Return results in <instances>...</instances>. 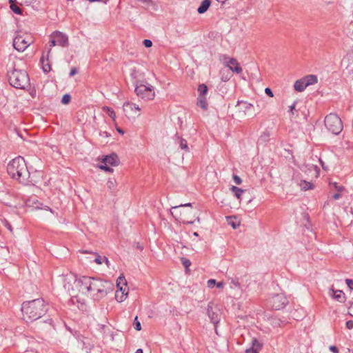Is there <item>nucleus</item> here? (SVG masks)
<instances>
[{"instance_id":"nucleus-47","label":"nucleus","mask_w":353,"mask_h":353,"mask_svg":"<svg viewBox=\"0 0 353 353\" xmlns=\"http://www.w3.org/2000/svg\"><path fill=\"white\" fill-rule=\"evenodd\" d=\"M345 326L347 329L352 330L353 328V321L349 320L346 321Z\"/></svg>"},{"instance_id":"nucleus-58","label":"nucleus","mask_w":353,"mask_h":353,"mask_svg":"<svg viewBox=\"0 0 353 353\" xmlns=\"http://www.w3.org/2000/svg\"><path fill=\"white\" fill-rule=\"evenodd\" d=\"M330 120V115H327L325 118V123H326Z\"/></svg>"},{"instance_id":"nucleus-51","label":"nucleus","mask_w":353,"mask_h":353,"mask_svg":"<svg viewBox=\"0 0 353 353\" xmlns=\"http://www.w3.org/2000/svg\"><path fill=\"white\" fill-rule=\"evenodd\" d=\"M225 72V70L223 69L221 70L220 73L221 74V79L223 81H227L229 80L230 77H228V76H226L225 77H223L224 75V72Z\"/></svg>"},{"instance_id":"nucleus-39","label":"nucleus","mask_w":353,"mask_h":353,"mask_svg":"<svg viewBox=\"0 0 353 353\" xmlns=\"http://www.w3.org/2000/svg\"><path fill=\"white\" fill-rule=\"evenodd\" d=\"M3 222V225L10 232H13V229H12V227L11 225V224L6 219L3 220L2 221Z\"/></svg>"},{"instance_id":"nucleus-21","label":"nucleus","mask_w":353,"mask_h":353,"mask_svg":"<svg viewBox=\"0 0 353 353\" xmlns=\"http://www.w3.org/2000/svg\"><path fill=\"white\" fill-rule=\"evenodd\" d=\"M299 186L303 191L313 190L314 188V185L313 183L305 180H301L299 183Z\"/></svg>"},{"instance_id":"nucleus-61","label":"nucleus","mask_w":353,"mask_h":353,"mask_svg":"<svg viewBox=\"0 0 353 353\" xmlns=\"http://www.w3.org/2000/svg\"><path fill=\"white\" fill-rule=\"evenodd\" d=\"M319 161L321 162V165H322L323 168H324V169H325L324 164H323V161H321V159H319Z\"/></svg>"},{"instance_id":"nucleus-56","label":"nucleus","mask_w":353,"mask_h":353,"mask_svg":"<svg viewBox=\"0 0 353 353\" xmlns=\"http://www.w3.org/2000/svg\"><path fill=\"white\" fill-rule=\"evenodd\" d=\"M103 262H105V263H106V265H107L108 266H109V265H110V261H109V260L108 259V258H107V257H105V256H103Z\"/></svg>"},{"instance_id":"nucleus-11","label":"nucleus","mask_w":353,"mask_h":353,"mask_svg":"<svg viewBox=\"0 0 353 353\" xmlns=\"http://www.w3.org/2000/svg\"><path fill=\"white\" fill-rule=\"evenodd\" d=\"M207 314L210 319V321L214 325L215 332L217 334L216 326L220 321V312L218 308H213L209 304L207 307Z\"/></svg>"},{"instance_id":"nucleus-19","label":"nucleus","mask_w":353,"mask_h":353,"mask_svg":"<svg viewBox=\"0 0 353 353\" xmlns=\"http://www.w3.org/2000/svg\"><path fill=\"white\" fill-rule=\"evenodd\" d=\"M50 51H51V48H50L48 50V51L47 52V54H46V60H45V55L43 54L41 58V64H42V68H43V70L44 72L46 73H48L51 70V67H50V65L49 63V61H48V57H49V54L50 53Z\"/></svg>"},{"instance_id":"nucleus-17","label":"nucleus","mask_w":353,"mask_h":353,"mask_svg":"<svg viewBox=\"0 0 353 353\" xmlns=\"http://www.w3.org/2000/svg\"><path fill=\"white\" fill-rule=\"evenodd\" d=\"M119 160L118 156L116 154H111L110 155L105 156L103 158L102 163L106 165H110L115 166L119 164Z\"/></svg>"},{"instance_id":"nucleus-41","label":"nucleus","mask_w":353,"mask_h":353,"mask_svg":"<svg viewBox=\"0 0 353 353\" xmlns=\"http://www.w3.org/2000/svg\"><path fill=\"white\" fill-rule=\"evenodd\" d=\"M345 283L351 291L353 290V279H346Z\"/></svg>"},{"instance_id":"nucleus-6","label":"nucleus","mask_w":353,"mask_h":353,"mask_svg":"<svg viewBox=\"0 0 353 353\" xmlns=\"http://www.w3.org/2000/svg\"><path fill=\"white\" fill-rule=\"evenodd\" d=\"M62 281L65 290L68 291L71 296H75L77 295L76 288L79 291V278L77 279L76 275L72 272H69L63 276Z\"/></svg>"},{"instance_id":"nucleus-54","label":"nucleus","mask_w":353,"mask_h":353,"mask_svg":"<svg viewBox=\"0 0 353 353\" xmlns=\"http://www.w3.org/2000/svg\"><path fill=\"white\" fill-rule=\"evenodd\" d=\"M216 285L218 288H223L224 287V283L223 282H219L216 283Z\"/></svg>"},{"instance_id":"nucleus-4","label":"nucleus","mask_w":353,"mask_h":353,"mask_svg":"<svg viewBox=\"0 0 353 353\" xmlns=\"http://www.w3.org/2000/svg\"><path fill=\"white\" fill-rule=\"evenodd\" d=\"M7 77L10 84L15 88L26 89L30 85L28 74L23 70L10 69Z\"/></svg>"},{"instance_id":"nucleus-63","label":"nucleus","mask_w":353,"mask_h":353,"mask_svg":"<svg viewBox=\"0 0 353 353\" xmlns=\"http://www.w3.org/2000/svg\"><path fill=\"white\" fill-rule=\"evenodd\" d=\"M137 248L140 249V250H143V247L139 245V244L137 245Z\"/></svg>"},{"instance_id":"nucleus-40","label":"nucleus","mask_w":353,"mask_h":353,"mask_svg":"<svg viewBox=\"0 0 353 353\" xmlns=\"http://www.w3.org/2000/svg\"><path fill=\"white\" fill-rule=\"evenodd\" d=\"M228 224L230 225L234 229H236L239 225V223H237L235 221H232L231 217L228 218Z\"/></svg>"},{"instance_id":"nucleus-33","label":"nucleus","mask_w":353,"mask_h":353,"mask_svg":"<svg viewBox=\"0 0 353 353\" xmlns=\"http://www.w3.org/2000/svg\"><path fill=\"white\" fill-rule=\"evenodd\" d=\"M121 285L127 286V281L123 276H120L117 281V286L120 287Z\"/></svg>"},{"instance_id":"nucleus-48","label":"nucleus","mask_w":353,"mask_h":353,"mask_svg":"<svg viewBox=\"0 0 353 353\" xmlns=\"http://www.w3.org/2000/svg\"><path fill=\"white\" fill-rule=\"evenodd\" d=\"M35 1V0H21V4H25L26 6H29L30 4H32V3H34Z\"/></svg>"},{"instance_id":"nucleus-13","label":"nucleus","mask_w":353,"mask_h":353,"mask_svg":"<svg viewBox=\"0 0 353 353\" xmlns=\"http://www.w3.org/2000/svg\"><path fill=\"white\" fill-rule=\"evenodd\" d=\"M345 188L336 182H332V200H338L347 194Z\"/></svg>"},{"instance_id":"nucleus-3","label":"nucleus","mask_w":353,"mask_h":353,"mask_svg":"<svg viewBox=\"0 0 353 353\" xmlns=\"http://www.w3.org/2000/svg\"><path fill=\"white\" fill-rule=\"evenodd\" d=\"M8 174L20 183L26 184L28 183L30 172L25 159L19 156L9 162L7 166Z\"/></svg>"},{"instance_id":"nucleus-18","label":"nucleus","mask_w":353,"mask_h":353,"mask_svg":"<svg viewBox=\"0 0 353 353\" xmlns=\"http://www.w3.org/2000/svg\"><path fill=\"white\" fill-rule=\"evenodd\" d=\"M262 347L261 343L256 339L252 341V346L245 350V353H259Z\"/></svg>"},{"instance_id":"nucleus-23","label":"nucleus","mask_w":353,"mask_h":353,"mask_svg":"<svg viewBox=\"0 0 353 353\" xmlns=\"http://www.w3.org/2000/svg\"><path fill=\"white\" fill-rule=\"evenodd\" d=\"M211 4V0H203L201 3L199 7L197 9V12L199 14H203L209 8Z\"/></svg>"},{"instance_id":"nucleus-27","label":"nucleus","mask_w":353,"mask_h":353,"mask_svg":"<svg viewBox=\"0 0 353 353\" xmlns=\"http://www.w3.org/2000/svg\"><path fill=\"white\" fill-rule=\"evenodd\" d=\"M103 111L106 113L114 121L116 119V113L114 110L108 106H103L102 108Z\"/></svg>"},{"instance_id":"nucleus-46","label":"nucleus","mask_w":353,"mask_h":353,"mask_svg":"<svg viewBox=\"0 0 353 353\" xmlns=\"http://www.w3.org/2000/svg\"><path fill=\"white\" fill-rule=\"evenodd\" d=\"M143 43L146 48H150L152 46V42L150 39L143 40Z\"/></svg>"},{"instance_id":"nucleus-38","label":"nucleus","mask_w":353,"mask_h":353,"mask_svg":"<svg viewBox=\"0 0 353 353\" xmlns=\"http://www.w3.org/2000/svg\"><path fill=\"white\" fill-rule=\"evenodd\" d=\"M297 101H295L292 105L289 106V112L292 114V116L294 115L295 112H296V110L295 109Z\"/></svg>"},{"instance_id":"nucleus-36","label":"nucleus","mask_w":353,"mask_h":353,"mask_svg":"<svg viewBox=\"0 0 353 353\" xmlns=\"http://www.w3.org/2000/svg\"><path fill=\"white\" fill-rule=\"evenodd\" d=\"M71 100V96L68 94H65L63 96L61 103L63 104H68Z\"/></svg>"},{"instance_id":"nucleus-34","label":"nucleus","mask_w":353,"mask_h":353,"mask_svg":"<svg viewBox=\"0 0 353 353\" xmlns=\"http://www.w3.org/2000/svg\"><path fill=\"white\" fill-rule=\"evenodd\" d=\"M10 9L12 10V11L13 12H14L15 14H22L21 9L19 6L15 5L14 3H12V5H10Z\"/></svg>"},{"instance_id":"nucleus-44","label":"nucleus","mask_w":353,"mask_h":353,"mask_svg":"<svg viewBox=\"0 0 353 353\" xmlns=\"http://www.w3.org/2000/svg\"><path fill=\"white\" fill-rule=\"evenodd\" d=\"M108 165H106L105 164H104V165H101L99 166V168H100L101 170H103L107 171V172H112V171H113V170H112L111 168H110Z\"/></svg>"},{"instance_id":"nucleus-53","label":"nucleus","mask_w":353,"mask_h":353,"mask_svg":"<svg viewBox=\"0 0 353 353\" xmlns=\"http://www.w3.org/2000/svg\"><path fill=\"white\" fill-rule=\"evenodd\" d=\"M77 73V70L76 68H72L70 70V77H72L74 75H75Z\"/></svg>"},{"instance_id":"nucleus-25","label":"nucleus","mask_w":353,"mask_h":353,"mask_svg":"<svg viewBox=\"0 0 353 353\" xmlns=\"http://www.w3.org/2000/svg\"><path fill=\"white\" fill-rule=\"evenodd\" d=\"M230 190L234 193V194L235 195V196L237 198V199H239L240 201L241 200V195L243 194V193H244L245 192V190H243L241 188H239L236 186H234V185H232L231 188H230Z\"/></svg>"},{"instance_id":"nucleus-28","label":"nucleus","mask_w":353,"mask_h":353,"mask_svg":"<svg viewBox=\"0 0 353 353\" xmlns=\"http://www.w3.org/2000/svg\"><path fill=\"white\" fill-rule=\"evenodd\" d=\"M197 105L202 109L206 110L208 108V103L205 97L199 96L198 98Z\"/></svg>"},{"instance_id":"nucleus-42","label":"nucleus","mask_w":353,"mask_h":353,"mask_svg":"<svg viewBox=\"0 0 353 353\" xmlns=\"http://www.w3.org/2000/svg\"><path fill=\"white\" fill-rule=\"evenodd\" d=\"M216 280L212 279H209L208 281V283L207 284H208V287L209 288H212L216 285Z\"/></svg>"},{"instance_id":"nucleus-1","label":"nucleus","mask_w":353,"mask_h":353,"mask_svg":"<svg viewBox=\"0 0 353 353\" xmlns=\"http://www.w3.org/2000/svg\"><path fill=\"white\" fill-rule=\"evenodd\" d=\"M79 292L99 300L113 290V285L98 277L83 276L79 278Z\"/></svg>"},{"instance_id":"nucleus-10","label":"nucleus","mask_w":353,"mask_h":353,"mask_svg":"<svg viewBox=\"0 0 353 353\" xmlns=\"http://www.w3.org/2000/svg\"><path fill=\"white\" fill-rule=\"evenodd\" d=\"M220 61L225 67L228 68L233 72L236 74L242 72V68L240 66L236 59L230 57L227 55H222L220 57Z\"/></svg>"},{"instance_id":"nucleus-62","label":"nucleus","mask_w":353,"mask_h":353,"mask_svg":"<svg viewBox=\"0 0 353 353\" xmlns=\"http://www.w3.org/2000/svg\"><path fill=\"white\" fill-rule=\"evenodd\" d=\"M14 1L15 0H9V3H10V5H12V3H14Z\"/></svg>"},{"instance_id":"nucleus-55","label":"nucleus","mask_w":353,"mask_h":353,"mask_svg":"<svg viewBox=\"0 0 353 353\" xmlns=\"http://www.w3.org/2000/svg\"><path fill=\"white\" fill-rule=\"evenodd\" d=\"M339 348L335 345H332V353H339Z\"/></svg>"},{"instance_id":"nucleus-2","label":"nucleus","mask_w":353,"mask_h":353,"mask_svg":"<svg viewBox=\"0 0 353 353\" xmlns=\"http://www.w3.org/2000/svg\"><path fill=\"white\" fill-rule=\"evenodd\" d=\"M48 310V305L43 299L23 302L21 306L23 318L26 321H33L43 316Z\"/></svg>"},{"instance_id":"nucleus-50","label":"nucleus","mask_w":353,"mask_h":353,"mask_svg":"<svg viewBox=\"0 0 353 353\" xmlns=\"http://www.w3.org/2000/svg\"><path fill=\"white\" fill-rule=\"evenodd\" d=\"M265 92L267 95H268L270 97H273V96H274L273 92L270 88H266L265 89Z\"/></svg>"},{"instance_id":"nucleus-57","label":"nucleus","mask_w":353,"mask_h":353,"mask_svg":"<svg viewBox=\"0 0 353 353\" xmlns=\"http://www.w3.org/2000/svg\"><path fill=\"white\" fill-rule=\"evenodd\" d=\"M117 130L119 133L121 134H124V131L123 130H121V128H117Z\"/></svg>"},{"instance_id":"nucleus-5","label":"nucleus","mask_w":353,"mask_h":353,"mask_svg":"<svg viewBox=\"0 0 353 353\" xmlns=\"http://www.w3.org/2000/svg\"><path fill=\"white\" fill-rule=\"evenodd\" d=\"M184 207H192V203H188L185 204H181L178 206L172 207V209L174 212H172V214L179 221L186 224H192L194 222V219L196 218L197 221H199V218L192 210H179L181 208Z\"/></svg>"},{"instance_id":"nucleus-35","label":"nucleus","mask_w":353,"mask_h":353,"mask_svg":"<svg viewBox=\"0 0 353 353\" xmlns=\"http://www.w3.org/2000/svg\"><path fill=\"white\" fill-rule=\"evenodd\" d=\"M133 325H134V328L136 330L140 331L141 330V323L139 321L137 316H136L134 320Z\"/></svg>"},{"instance_id":"nucleus-26","label":"nucleus","mask_w":353,"mask_h":353,"mask_svg":"<svg viewBox=\"0 0 353 353\" xmlns=\"http://www.w3.org/2000/svg\"><path fill=\"white\" fill-rule=\"evenodd\" d=\"M308 171L310 173H311L312 177L315 178V179L319 177L320 170L317 165H309Z\"/></svg>"},{"instance_id":"nucleus-29","label":"nucleus","mask_w":353,"mask_h":353,"mask_svg":"<svg viewBox=\"0 0 353 353\" xmlns=\"http://www.w3.org/2000/svg\"><path fill=\"white\" fill-rule=\"evenodd\" d=\"M177 139L179 140V146L182 150H184L186 152H189V148L188 145L187 141L182 137L177 136Z\"/></svg>"},{"instance_id":"nucleus-37","label":"nucleus","mask_w":353,"mask_h":353,"mask_svg":"<svg viewBox=\"0 0 353 353\" xmlns=\"http://www.w3.org/2000/svg\"><path fill=\"white\" fill-rule=\"evenodd\" d=\"M181 261L185 269H188L191 265V261L186 258L183 257L181 258Z\"/></svg>"},{"instance_id":"nucleus-7","label":"nucleus","mask_w":353,"mask_h":353,"mask_svg":"<svg viewBox=\"0 0 353 353\" xmlns=\"http://www.w3.org/2000/svg\"><path fill=\"white\" fill-rule=\"evenodd\" d=\"M33 41L30 34H18L13 40V47L19 52H23Z\"/></svg>"},{"instance_id":"nucleus-20","label":"nucleus","mask_w":353,"mask_h":353,"mask_svg":"<svg viewBox=\"0 0 353 353\" xmlns=\"http://www.w3.org/2000/svg\"><path fill=\"white\" fill-rule=\"evenodd\" d=\"M332 299H335L340 303H343L345 301V293L342 290H335L332 288Z\"/></svg>"},{"instance_id":"nucleus-30","label":"nucleus","mask_w":353,"mask_h":353,"mask_svg":"<svg viewBox=\"0 0 353 353\" xmlns=\"http://www.w3.org/2000/svg\"><path fill=\"white\" fill-rule=\"evenodd\" d=\"M107 188L111 191H114L117 187V181L114 178H110L106 183Z\"/></svg>"},{"instance_id":"nucleus-45","label":"nucleus","mask_w":353,"mask_h":353,"mask_svg":"<svg viewBox=\"0 0 353 353\" xmlns=\"http://www.w3.org/2000/svg\"><path fill=\"white\" fill-rule=\"evenodd\" d=\"M233 180L237 185H240L242 183V179L237 175H233Z\"/></svg>"},{"instance_id":"nucleus-64","label":"nucleus","mask_w":353,"mask_h":353,"mask_svg":"<svg viewBox=\"0 0 353 353\" xmlns=\"http://www.w3.org/2000/svg\"><path fill=\"white\" fill-rule=\"evenodd\" d=\"M194 236H198V233H197V232H194Z\"/></svg>"},{"instance_id":"nucleus-24","label":"nucleus","mask_w":353,"mask_h":353,"mask_svg":"<svg viewBox=\"0 0 353 353\" xmlns=\"http://www.w3.org/2000/svg\"><path fill=\"white\" fill-rule=\"evenodd\" d=\"M307 88L303 78L298 79L294 84V88L296 91L303 92Z\"/></svg>"},{"instance_id":"nucleus-60","label":"nucleus","mask_w":353,"mask_h":353,"mask_svg":"<svg viewBox=\"0 0 353 353\" xmlns=\"http://www.w3.org/2000/svg\"><path fill=\"white\" fill-rule=\"evenodd\" d=\"M245 104L246 105V108H250V107H252V104H250V103H245Z\"/></svg>"},{"instance_id":"nucleus-9","label":"nucleus","mask_w":353,"mask_h":353,"mask_svg":"<svg viewBox=\"0 0 353 353\" xmlns=\"http://www.w3.org/2000/svg\"><path fill=\"white\" fill-rule=\"evenodd\" d=\"M137 95L145 100H152L155 97L154 87L148 85H139L135 88Z\"/></svg>"},{"instance_id":"nucleus-12","label":"nucleus","mask_w":353,"mask_h":353,"mask_svg":"<svg viewBox=\"0 0 353 353\" xmlns=\"http://www.w3.org/2000/svg\"><path fill=\"white\" fill-rule=\"evenodd\" d=\"M123 111L128 117H134V115L139 116V112L141 110L139 105L130 103L125 102L123 105Z\"/></svg>"},{"instance_id":"nucleus-22","label":"nucleus","mask_w":353,"mask_h":353,"mask_svg":"<svg viewBox=\"0 0 353 353\" xmlns=\"http://www.w3.org/2000/svg\"><path fill=\"white\" fill-rule=\"evenodd\" d=\"M303 79L304 80L307 87L311 85H314L318 81L317 76L314 74L306 75L303 77Z\"/></svg>"},{"instance_id":"nucleus-16","label":"nucleus","mask_w":353,"mask_h":353,"mask_svg":"<svg viewBox=\"0 0 353 353\" xmlns=\"http://www.w3.org/2000/svg\"><path fill=\"white\" fill-rule=\"evenodd\" d=\"M118 288V290L116 292V294H115V299H117V301L118 302H123L127 295H128V289L127 288V286H124V285H121L120 287H117Z\"/></svg>"},{"instance_id":"nucleus-8","label":"nucleus","mask_w":353,"mask_h":353,"mask_svg":"<svg viewBox=\"0 0 353 353\" xmlns=\"http://www.w3.org/2000/svg\"><path fill=\"white\" fill-rule=\"evenodd\" d=\"M268 303L272 309L278 310L283 308L288 303V301L283 293H279L270 296Z\"/></svg>"},{"instance_id":"nucleus-14","label":"nucleus","mask_w":353,"mask_h":353,"mask_svg":"<svg viewBox=\"0 0 353 353\" xmlns=\"http://www.w3.org/2000/svg\"><path fill=\"white\" fill-rule=\"evenodd\" d=\"M343 129V122L338 114L332 113V134H339Z\"/></svg>"},{"instance_id":"nucleus-31","label":"nucleus","mask_w":353,"mask_h":353,"mask_svg":"<svg viewBox=\"0 0 353 353\" xmlns=\"http://www.w3.org/2000/svg\"><path fill=\"white\" fill-rule=\"evenodd\" d=\"M270 321H271V324L274 327H280V326L283 325L285 323V321H283V320L276 318V317L272 318Z\"/></svg>"},{"instance_id":"nucleus-59","label":"nucleus","mask_w":353,"mask_h":353,"mask_svg":"<svg viewBox=\"0 0 353 353\" xmlns=\"http://www.w3.org/2000/svg\"><path fill=\"white\" fill-rule=\"evenodd\" d=\"M135 353H143V350L141 349V348H139L137 350V351L135 352Z\"/></svg>"},{"instance_id":"nucleus-49","label":"nucleus","mask_w":353,"mask_h":353,"mask_svg":"<svg viewBox=\"0 0 353 353\" xmlns=\"http://www.w3.org/2000/svg\"><path fill=\"white\" fill-rule=\"evenodd\" d=\"M57 46V41L54 39V37H53L52 34H51V40L50 41V46L53 47Z\"/></svg>"},{"instance_id":"nucleus-52","label":"nucleus","mask_w":353,"mask_h":353,"mask_svg":"<svg viewBox=\"0 0 353 353\" xmlns=\"http://www.w3.org/2000/svg\"><path fill=\"white\" fill-rule=\"evenodd\" d=\"M348 314L350 316H353V302L348 308Z\"/></svg>"},{"instance_id":"nucleus-32","label":"nucleus","mask_w":353,"mask_h":353,"mask_svg":"<svg viewBox=\"0 0 353 353\" xmlns=\"http://www.w3.org/2000/svg\"><path fill=\"white\" fill-rule=\"evenodd\" d=\"M208 87L205 84H200L198 87V92L199 93V96L205 97V95L208 92Z\"/></svg>"},{"instance_id":"nucleus-43","label":"nucleus","mask_w":353,"mask_h":353,"mask_svg":"<svg viewBox=\"0 0 353 353\" xmlns=\"http://www.w3.org/2000/svg\"><path fill=\"white\" fill-rule=\"evenodd\" d=\"M96 255H97V257L94 259V261L99 265L102 264L103 261V257H101V256H99L97 254H96Z\"/></svg>"},{"instance_id":"nucleus-15","label":"nucleus","mask_w":353,"mask_h":353,"mask_svg":"<svg viewBox=\"0 0 353 353\" xmlns=\"http://www.w3.org/2000/svg\"><path fill=\"white\" fill-rule=\"evenodd\" d=\"M52 35L57 41V46L64 47L68 45V37L66 34L56 31L52 33Z\"/></svg>"}]
</instances>
